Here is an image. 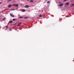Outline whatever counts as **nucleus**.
<instances>
[{"label":"nucleus","instance_id":"f257e3e1","mask_svg":"<svg viewBox=\"0 0 74 74\" xmlns=\"http://www.w3.org/2000/svg\"><path fill=\"white\" fill-rule=\"evenodd\" d=\"M10 14L11 16H12V17H14V15L12 14H11V13H10Z\"/></svg>","mask_w":74,"mask_h":74},{"label":"nucleus","instance_id":"f03ea898","mask_svg":"<svg viewBox=\"0 0 74 74\" xmlns=\"http://www.w3.org/2000/svg\"><path fill=\"white\" fill-rule=\"evenodd\" d=\"M25 8H29V6H28V5H27L25 6Z\"/></svg>","mask_w":74,"mask_h":74},{"label":"nucleus","instance_id":"7ed1b4c3","mask_svg":"<svg viewBox=\"0 0 74 74\" xmlns=\"http://www.w3.org/2000/svg\"><path fill=\"white\" fill-rule=\"evenodd\" d=\"M12 5H11V4L9 5L8 6V8H10V7H11Z\"/></svg>","mask_w":74,"mask_h":74},{"label":"nucleus","instance_id":"20e7f679","mask_svg":"<svg viewBox=\"0 0 74 74\" xmlns=\"http://www.w3.org/2000/svg\"><path fill=\"white\" fill-rule=\"evenodd\" d=\"M69 2H67L66 3V4H65V5H69Z\"/></svg>","mask_w":74,"mask_h":74},{"label":"nucleus","instance_id":"39448f33","mask_svg":"<svg viewBox=\"0 0 74 74\" xmlns=\"http://www.w3.org/2000/svg\"><path fill=\"white\" fill-rule=\"evenodd\" d=\"M21 25V23H18L17 25V26H19Z\"/></svg>","mask_w":74,"mask_h":74},{"label":"nucleus","instance_id":"423d86ee","mask_svg":"<svg viewBox=\"0 0 74 74\" xmlns=\"http://www.w3.org/2000/svg\"><path fill=\"white\" fill-rule=\"evenodd\" d=\"M59 5V6H62L63 5V4H61L59 5Z\"/></svg>","mask_w":74,"mask_h":74},{"label":"nucleus","instance_id":"0eeeda50","mask_svg":"<svg viewBox=\"0 0 74 74\" xmlns=\"http://www.w3.org/2000/svg\"><path fill=\"white\" fill-rule=\"evenodd\" d=\"M9 23H12V21H9Z\"/></svg>","mask_w":74,"mask_h":74},{"label":"nucleus","instance_id":"6e6552de","mask_svg":"<svg viewBox=\"0 0 74 74\" xmlns=\"http://www.w3.org/2000/svg\"><path fill=\"white\" fill-rule=\"evenodd\" d=\"M22 12H25V9L23 10H22Z\"/></svg>","mask_w":74,"mask_h":74},{"label":"nucleus","instance_id":"1a4fd4ad","mask_svg":"<svg viewBox=\"0 0 74 74\" xmlns=\"http://www.w3.org/2000/svg\"><path fill=\"white\" fill-rule=\"evenodd\" d=\"M16 20V19H15V18H14L12 20V21H15Z\"/></svg>","mask_w":74,"mask_h":74},{"label":"nucleus","instance_id":"9d476101","mask_svg":"<svg viewBox=\"0 0 74 74\" xmlns=\"http://www.w3.org/2000/svg\"><path fill=\"white\" fill-rule=\"evenodd\" d=\"M39 17H42V15L40 14V15H39Z\"/></svg>","mask_w":74,"mask_h":74},{"label":"nucleus","instance_id":"9b49d317","mask_svg":"<svg viewBox=\"0 0 74 74\" xmlns=\"http://www.w3.org/2000/svg\"><path fill=\"white\" fill-rule=\"evenodd\" d=\"M30 2H32V3H33V1L31 0L30 1Z\"/></svg>","mask_w":74,"mask_h":74},{"label":"nucleus","instance_id":"f8f14e48","mask_svg":"<svg viewBox=\"0 0 74 74\" xmlns=\"http://www.w3.org/2000/svg\"><path fill=\"white\" fill-rule=\"evenodd\" d=\"M5 18H3V20H5Z\"/></svg>","mask_w":74,"mask_h":74},{"label":"nucleus","instance_id":"ddd939ff","mask_svg":"<svg viewBox=\"0 0 74 74\" xmlns=\"http://www.w3.org/2000/svg\"><path fill=\"white\" fill-rule=\"evenodd\" d=\"M15 7H18V4H16V5H15Z\"/></svg>","mask_w":74,"mask_h":74},{"label":"nucleus","instance_id":"4468645a","mask_svg":"<svg viewBox=\"0 0 74 74\" xmlns=\"http://www.w3.org/2000/svg\"><path fill=\"white\" fill-rule=\"evenodd\" d=\"M11 1V0H8V3L9 2V1Z\"/></svg>","mask_w":74,"mask_h":74},{"label":"nucleus","instance_id":"2eb2a0df","mask_svg":"<svg viewBox=\"0 0 74 74\" xmlns=\"http://www.w3.org/2000/svg\"><path fill=\"white\" fill-rule=\"evenodd\" d=\"M15 5L16 4H14L12 5H13V6H15Z\"/></svg>","mask_w":74,"mask_h":74},{"label":"nucleus","instance_id":"dca6fc26","mask_svg":"<svg viewBox=\"0 0 74 74\" xmlns=\"http://www.w3.org/2000/svg\"><path fill=\"white\" fill-rule=\"evenodd\" d=\"M74 5V3H73L71 4V6H73Z\"/></svg>","mask_w":74,"mask_h":74},{"label":"nucleus","instance_id":"f3484780","mask_svg":"<svg viewBox=\"0 0 74 74\" xmlns=\"http://www.w3.org/2000/svg\"><path fill=\"white\" fill-rule=\"evenodd\" d=\"M15 10V9H12L11 10V11H14Z\"/></svg>","mask_w":74,"mask_h":74},{"label":"nucleus","instance_id":"a211bd4d","mask_svg":"<svg viewBox=\"0 0 74 74\" xmlns=\"http://www.w3.org/2000/svg\"><path fill=\"white\" fill-rule=\"evenodd\" d=\"M47 3H49V1H48L47 2Z\"/></svg>","mask_w":74,"mask_h":74},{"label":"nucleus","instance_id":"6ab92c4d","mask_svg":"<svg viewBox=\"0 0 74 74\" xmlns=\"http://www.w3.org/2000/svg\"><path fill=\"white\" fill-rule=\"evenodd\" d=\"M6 29H8V26H6Z\"/></svg>","mask_w":74,"mask_h":74},{"label":"nucleus","instance_id":"aec40b11","mask_svg":"<svg viewBox=\"0 0 74 74\" xmlns=\"http://www.w3.org/2000/svg\"><path fill=\"white\" fill-rule=\"evenodd\" d=\"M24 19H27V18L26 17H25V18H24Z\"/></svg>","mask_w":74,"mask_h":74},{"label":"nucleus","instance_id":"412c9836","mask_svg":"<svg viewBox=\"0 0 74 74\" xmlns=\"http://www.w3.org/2000/svg\"><path fill=\"white\" fill-rule=\"evenodd\" d=\"M67 0H64V1H67Z\"/></svg>","mask_w":74,"mask_h":74},{"label":"nucleus","instance_id":"4be33fe9","mask_svg":"<svg viewBox=\"0 0 74 74\" xmlns=\"http://www.w3.org/2000/svg\"><path fill=\"white\" fill-rule=\"evenodd\" d=\"M1 3H2L1 2H0V4H1Z\"/></svg>","mask_w":74,"mask_h":74},{"label":"nucleus","instance_id":"5701e85b","mask_svg":"<svg viewBox=\"0 0 74 74\" xmlns=\"http://www.w3.org/2000/svg\"><path fill=\"white\" fill-rule=\"evenodd\" d=\"M59 3H61V2H59Z\"/></svg>","mask_w":74,"mask_h":74},{"label":"nucleus","instance_id":"b1692460","mask_svg":"<svg viewBox=\"0 0 74 74\" xmlns=\"http://www.w3.org/2000/svg\"><path fill=\"white\" fill-rule=\"evenodd\" d=\"M30 0H27V1H29Z\"/></svg>","mask_w":74,"mask_h":74},{"label":"nucleus","instance_id":"393cba45","mask_svg":"<svg viewBox=\"0 0 74 74\" xmlns=\"http://www.w3.org/2000/svg\"><path fill=\"white\" fill-rule=\"evenodd\" d=\"M20 18H21V17H20Z\"/></svg>","mask_w":74,"mask_h":74}]
</instances>
